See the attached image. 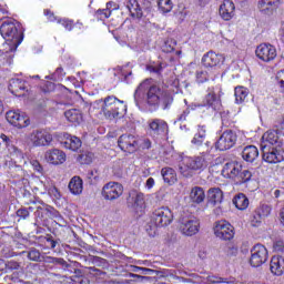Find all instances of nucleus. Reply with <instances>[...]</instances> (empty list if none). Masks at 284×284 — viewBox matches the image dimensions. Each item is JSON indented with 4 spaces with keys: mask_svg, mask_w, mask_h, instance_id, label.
Masks as SVG:
<instances>
[{
    "mask_svg": "<svg viewBox=\"0 0 284 284\" xmlns=\"http://www.w3.org/2000/svg\"><path fill=\"white\" fill-rule=\"evenodd\" d=\"M42 262L47 265H61V267H70V264L67 263L63 257H52V256H42Z\"/></svg>",
    "mask_w": 284,
    "mask_h": 284,
    "instance_id": "38",
    "label": "nucleus"
},
{
    "mask_svg": "<svg viewBox=\"0 0 284 284\" xmlns=\"http://www.w3.org/2000/svg\"><path fill=\"white\" fill-rule=\"evenodd\" d=\"M264 263H267V248L263 244H256L251 250L250 265L261 267Z\"/></svg>",
    "mask_w": 284,
    "mask_h": 284,
    "instance_id": "11",
    "label": "nucleus"
},
{
    "mask_svg": "<svg viewBox=\"0 0 284 284\" xmlns=\"http://www.w3.org/2000/svg\"><path fill=\"white\" fill-rule=\"evenodd\" d=\"M58 23L63 26V28H65V30H68L69 32L72 31V29L74 28V21L67 18L58 19Z\"/></svg>",
    "mask_w": 284,
    "mask_h": 284,
    "instance_id": "47",
    "label": "nucleus"
},
{
    "mask_svg": "<svg viewBox=\"0 0 284 284\" xmlns=\"http://www.w3.org/2000/svg\"><path fill=\"white\" fill-rule=\"evenodd\" d=\"M206 281H207V283H211V284H219V283L234 284V283H236L235 278L227 280L225 277H220V276H216V275H209L206 277Z\"/></svg>",
    "mask_w": 284,
    "mask_h": 284,
    "instance_id": "42",
    "label": "nucleus"
},
{
    "mask_svg": "<svg viewBox=\"0 0 284 284\" xmlns=\"http://www.w3.org/2000/svg\"><path fill=\"white\" fill-rule=\"evenodd\" d=\"M17 216L20 219H28V216H30V211L28 209H19L17 211Z\"/></svg>",
    "mask_w": 284,
    "mask_h": 284,
    "instance_id": "58",
    "label": "nucleus"
},
{
    "mask_svg": "<svg viewBox=\"0 0 284 284\" xmlns=\"http://www.w3.org/2000/svg\"><path fill=\"white\" fill-rule=\"evenodd\" d=\"M202 108H211V110H221V98L214 91H210L202 101Z\"/></svg>",
    "mask_w": 284,
    "mask_h": 284,
    "instance_id": "25",
    "label": "nucleus"
},
{
    "mask_svg": "<svg viewBox=\"0 0 284 284\" xmlns=\"http://www.w3.org/2000/svg\"><path fill=\"white\" fill-rule=\"evenodd\" d=\"M158 8L163 14H168V12H172V8H174V3L172 0H158Z\"/></svg>",
    "mask_w": 284,
    "mask_h": 284,
    "instance_id": "43",
    "label": "nucleus"
},
{
    "mask_svg": "<svg viewBox=\"0 0 284 284\" xmlns=\"http://www.w3.org/2000/svg\"><path fill=\"white\" fill-rule=\"evenodd\" d=\"M241 170H243L241 163L233 161L224 164L222 174L226 179H233V181H236V179H239Z\"/></svg>",
    "mask_w": 284,
    "mask_h": 284,
    "instance_id": "21",
    "label": "nucleus"
},
{
    "mask_svg": "<svg viewBox=\"0 0 284 284\" xmlns=\"http://www.w3.org/2000/svg\"><path fill=\"white\" fill-rule=\"evenodd\" d=\"M6 267L12 272L13 270H19L21 264L17 261H8Z\"/></svg>",
    "mask_w": 284,
    "mask_h": 284,
    "instance_id": "54",
    "label": "nucleus"
},
{
    "mask_svg": "<svg viewBox=\"0 0 284 284\" xmlns=\"http://www.w3.org/2000/svg\"><path fill=\"white\" fill-rule=\"evenodd\" d=\"M255 211H257V214H260L261 216H263L264 219H267V216H270V214H272V206L268 204H262L258 209H256Z\"/></svg>",
    "mask_w": 284,
    "mask_h": 284,
    "instance_id": "46",
    "label": "nucleus"
},
{
    "mask_svg": "<svg viewBox=\"0 0 284 284\" xmlns=\"http://www.w3.org/2000/svg\"><path fill=\"white\" fill-rule=\"evenodd\" d=\"M270 270L275 276H283L284 274V257L274 255L271 258Z\"/></svg>",
    "mask_w": 284,
    "mask_h": 284,
    "instance_id": "27",
    "label": "nucleus"
},
{
    "mask_svg": "<svg viewBox=\"0 0 284 284\" xmlns=\"http://www.w3.org/2000/svg\"><path fill=\"white\" fill-rule=\"evenodd\" d=\"M69 190L71 194H81L83 192V180L79 176H73L69 182Z\"/></svg>",
    "mask_w": 284,
    "mask_h": 284,
    "instance_id": "35",
    "label": "nucleus"
},
{
    "mask_svg": "<svg viewBox=\"0 0 284 284\" xmlns=\"http://www.w3.org/2000/svg\"><path fill=\"white\" fill-rule=\"evenodd\" d=\"M94 159V154L90 151H84L78 155V161L81 165H90Z\"/></svg>",
    "mask_w": 284,
    "mask_h": 284,
    "instance_id": "44",
    "label": "nucleus"
},
{
    "mask_svg": "<svg viewBox=\"0 0 284 284\" xmlns=\"http://www.w3.org/2000/svg\"><path fill=\"white\" fill-rule=\"evenodd\" d=\"M9 91L14 97H26V92H28V82L19 78H13L9 81Z\"/></svg>",
    "mask_w": 284,
    "mask_h": 284,
    "instance_id": "18",
    "label": "nucleus"
},
{
    "mask_svg": "<svg viewBox=\"0 0 284 284\" xmlns=\"http://www.w3.org/2000/svg\"><path fill=\"white\" fill-rule=\"evenodd\" d=\"M28 140L34 148H42L52 143V134L44 130H34L29 134Z\"/></svg>",
    "mask_w": 284,
    "mask_h": 284,
    "instance_id": "12",
    "label": "nucleus"
},
{
    "mask_svg": "<svg viewBox=\"0 0 284 284\" xmlns=\"http://www.w3.org/2000/svg\"><path fill=\"white\" fill-rule=\"evenodd\" d=\"M161 174L164 183H168V185H174V183L178 181L176 171L170 166L163 168L161 170Z\"/></svg>",
    "mask_w": 284,
    "mask_h": 284,
    "instance_id": "32",
    "label": "nucleus"
},
{
    "mask_svg": "<svg viewBox=\"0 0 284 284\" xmlns=\"http://www.w3.org/2000/svg\"><path fill=\"white\" fill-rule=\"evenodd\" d=\"M64 116L67 120H69L70 123H81V120L83 119L81 111L77 109L65 111Z\"/></svg>",
    "mask_w": 284,
    "mask_h": 284,
    "instance_id": "39",
    "label": "nucleus"
},
{
    "mask_svg": "<svg viewBox=\"0 0 284 284\" xmlns=\"http://www.w3.org/2000/svg\"><path fill=\"white\" fill-rule=\"evenodd\" d=\"M0 32L4 39L12 41L14 45H20L23 41V31L19 23L6 21L1 24Z\"/></svg>",
    "mask_w": 284,
    "mask_h": 284,
    "instance_id": "7",
    "label": "nucleus"
},
{
    "mask_svg": "<svg viewBox=\"0 0 284 284\" xmlns=\"http://www.w3.org/2000/svg\"><path fill=\"white\" fill-rule=\"evenodd\" d=\"M262 159L266 163H281L284 161V143L276 144L275 146H261Z\"/></svg>",
    "mask_w": 284,
    "mask_h": 284,
    "instance_id": "8",
    "label": "nucleus"
},
{
    "mask_svg": "<svg viewBox=\"0 0 284 284\" xmlns=\"http://www.w3.org/2000/svg\"><path fill=\"white\" fill-rule=\"evenodd\" d=\"M207 79H210L207 71H203V70L196 71L197 83H205V81H207Z\"/></svg>",
    "mask_w": 284,
    "mask_h": 284,
    "instance_id": "50",
    "label": "nucleus"
},
{
    "mask_svg": "<svg viewBox=\"0 0 284 284\" xmlns=\"http://www.w3.org/2000/svg\"><path fill=\"white\" fill-rule=\"evenodd\" d=\"M276 79H277L278 85L283 88V92H284V70L277 72Z\"/></svg>",
    "mask_w": 284,
    "mask_h": 284,
    "instance_id": "59",
    "label": "nucleus"
},
{
    "mask_svg": "<svg viewBox=\"0 0 284 284\" xmlns=\"http://www.w3.org/2000/svg\"><path fill=\"white\" fill-rule=\"evenodd\" d=\"M233 205H235L237 210H247L250 205V200L247 199V196H245V194L239 193L233 199Z\"/></svg>",
    "mask_w": 284,
    "mask_h": 284,
    "instance_id": "36",
    "label": "nucleus"
},
{
    "mask_svg": "<svg viewBox=\"0 0 284 284\" xmlns=\"http://www.w3.org/2000/svg\"><path fill=\"white\" fill-rule=\"evenodd\" d=\"M255 54L261 61L270 63V61H274L276 59V48L272 44L262 43L257 45Z\"/></svg>",
    "mask_w": 284,
    "mask_h": 284,
    "instance_id": "14",
    "label": "nucleus"
},
{
    "mask_svg": "<svg viewBox=\"0 0 284 284\" xmlns=\"http://www.w3.org/2000/svg\"><path fill=\"white\" fill-rule=\"evenodd\" d=\"M118 145L123 152H136L139 148V139L132 134H122L118 140Z\"/></svg>",
    "mask_w": 284,
    "mask_h": 284,
    "instance_id": "15",
    "label": "nucleus"
},
{
    "mask_svg": "<svg viewBox=\"0 0 284 284\" xmlns=\"http://www.w3.org/2000/svg\"><path fill=\"white\" fill-rule=\"evenodd\" d=\"M143 99L149 110H159V106H161L162 110H170L174 103V95L168 91L161 90L158 85L150 87Z\"/></svg>",
    "mask_w": 284,
    "mask_h": 284,
    "instance_id": "1",
    "label": "nucleus"
},
{
    "mask_svg": "<svg viewBox=\"0 0 284 284\" xmlns=\"http://www.w3.org/2000/svg\"><path fill=\"white\" fill-rule=\"evenodd\" d=\"M281 143H284V142L281 141V139L278 138V132L274 130H270L263 134L261 148H263V145H266L267 148H274Z\"/></svg>",
    "mask_w": 284,
    "mask_h": 284,
    "instance_id": "26",
    "label": "nucleus"
},
{
    "mask_svg": "<svg viewBox=\"0 0 284 284\" xmlns=\"http://www.w3.org/2000/svg\"><path fill=\"white\" fill-rule=\"evenodd\" d=\"M123 194V185L119 182H109L102 189L105 201H116Z\"/></svg>",
    "mask_w": 284,
    "mask_h": 284,
    "instance_id": "13",
    "label": "nucleus"
},
{
    "mask_svg": "<svg viewBox=\"0 0 284 284\" xmlns=\"http://www.w3.org/2000/svg\"><path fill=\"white\" fill-rule=\"evenodd\" d=\"M132 272H141L142 274H154V270L141 266H132Z\"/></svg>",
    "mask_w": 284,
    "mask_h": 284,
    "instance_id": "53",
    "label": "nucleus"
},
{
    "mask_svg": "<svg viewBox=\"0 0 284 284\" xmlns=\"http://www.w3.org/2000/svg\"><path fill=\"white\" fill-rule=\"evenodd\" d=\"M207 199L211 205L223 203V191L220 187H211L207 191Z\"/></svg>",
    "mask_w": 284,
    "mask_h": 284,
    "instance_id": "30",
    "label": "nucleus"
},
{
    "mask_svg": "<svg viewBox=\"0 0 284 284\" xmlns=\"http://www.w3.org/2000/svg\"><path fill=\"white\" fill-rule=\"evenodd\" d=\"M31 165H32L33 170L36 172H38V174H41V176H43V174H44L43 165H41V163L39 161L32 160Z\"/></svg>",
    "mask_w": 284,
    "mask_h": 284,
    "instance_id": "52",
    "label": "nucleus"
},
{
    "mask_svg": "<svg viewBox=\"0 0 284 284\" xmlns=\"http://www.w3.org/2000/svg\"><path fill=\"white\" fill-rule=\"evenodd\" d=\"M174 221V215L168 206H161L153 211L151 221L146 224L149 236H156L159 227H168Z\"/></svg>",
    "mask_w": 284,
    "mask_h": 284,
    "instance_id": "2",
    "label": "nucleus"
},
{
    "mask_svg": "<svg viewBox=\"0 0 284 284\" xmlns=\"http://www.w3.org/2000/svg\"><path fill=\"white\" fill-rule=\"evenodd\" d=\"M101 110L105 119H109L110 121H112L118 116H123V114L128 112V105L125 104L124 101L119 100L116 97L109 95L104 98Z\"/></svg>",
    "mask_w": 284,
    "mask_h": 284,
    "instance_id": "4",
    "label": "nucleus"
},
{
    "mask_svg": "<svg viewBox=\"0 0 284 284\" xmlns=\"http://www.w3.org/2000/svg\"><path fill=\"white\" fill-rule=\"evenodd\" d=\"M207 168L205 155L185 156L179 164V172L184 179H192L196 172H203Z\"/></svg>",
    "mask_w": 284,
    "mask_h": 284,
    "instance_id": "3",
    "label": "nucleus"
},
{
    "mask_svg": "<svg viewBox=\"0 0 284 284\" xmlns=\"http://www.w3.org/2000/svg\"><path fill=\"white\" fill-rule=\"evenodd\" d=\"M65 141L63 142L64 148L67 150H72V152H77L82 145L81 139L77 138L75 135L64 134Z\"/></svg>",
    "mask_w": 284,
    "mask_h": 284,
    "instance_id": "31",
    "label": "nucleus"
},
{
    "mask_svg": "<svg viewBox=\"0 0 284 284\" xmlns=\"http://www.w3.org/2000/svg\"><path fill=\"white\" fill-rule=\"evenodd\" d=\"M23 254H27V257L29 261H33V263H41V258H43L41 256V252L39 250H37L36 247H31L28 251H22L18 254H16V256H23Z\"/></svg>",
    "mask_w": 284,
    "mask_h": 284,
    "instance_id": "34",
    "label": "nucleus"
},
{
    "mask_svg": "<svg viewBox=\"0 0 284 284\" xmlns=\"http://www.w3.org/2000/svg\"><path fill=\"white\" fill-rule=\"evenodd\" d=\"M273 247H274L275 252H284L283 240H277L276 242H274Z\"/></svg>",
    "mask_w": 284,
    "mask_h": 284,
    "instance_id": "57",
    "label": "nucleus"
},
{
    "mask_svg": "<svg viewBox=\"0 0 284 284\" xmlns=\"http://www.w3.org/2000/svg\"><path fill=\"white\" fill-rule=\"evenodd\" d=\"M190 199L199 205L205 201V191L201 186H194L190 192Z\"/></svg>",
    "mask_w": 284,
    "mask_h": 284,
    "instance_id": "33",
    "label": "nucleus"
},
{
    "mask_svg": "<svg viewBox=\"0 0 284 284\" xmlns=\"http://www.w3.org/2000/svg\"><path fill=\"white\" fill-rule=\"evenodd\" d=\"M207 138V126L197 125V132L194 134L191 140L192 145L199 150L200 154L203 156H207L212 152V144L206 140Z\"/></svg>",
    "mask_w": 284,
    "mask_h": 284,
    "instance_id": "6",
    "label": "nucleus"
},
{
    "mask_svg": "<svg viewBox=\"0 0 284 284\" xmlns=\"http://www.w3.org/2000/svg\"><path fill=\"white\" fill-rule=\"evenodd\" d=\"M6 119L8 123L13 125L14 128L21 129V128H28V125H30V120L24 115H21V113L17 111L7 112Z\"/></svg>",
    "mask_w": 284,
    "mask_h": 284,
    "instance_id": "17",
    "label": "nucleus"
},
{
    "mask_svg": "<svg viewBox=\"0 0 284 284\" xmlns=\"http://www.w3.org/2000/svg\"><path fill=\"white\" fill-rule=\"evenodd\" d=\"M47 243H50L51 250H54V247H57V245L59 244V241H55L52 235H50L49 237H47Z\"/></svg>",
    "mask_w": 284,
    "mask_h": 284,
    "instance_id": "60",
    "label": "nucleus"
},
{
    "mask_svg": "<svg viewBox=\"0 0 284 284\" xmlns=\"http://www.w3.org/2000/svg\"><path fill=\"white\" fill-rule=\"evenodd\" d=\"M263 219H265L263 215L258 214L257 211L255 210V212L253 213V216L251 219V224L253 227H258L263 221Z\"/></svg>",
    "mask_w": 284,
    "mask_h": 284,
    "instance_id": "48",
    "label": "nucleus"
},
{
    "mask_svg": "<svg viewBox=\"0 0 284 284\" xmlns=\"http://www.w3.org/2000/svg\"><path fill=\"white\" fill-rule=\"evenodd\" d=\"M41 90L44 94H48L49 92H52V90H54V83L47 82L43 87H41Z\"/></svg>",
    "mask_w": 284,
    "mask_h": 284,
    "instance_id": "56",
    "label": "nucleus"
},
{
    "mask_svg": "<svg viewBox=\"0 0 284 284\" xmlns=\"http://www.w3.org/2000/svg\"><path fill=\"white\" fill-rule=\"evenodd\" d=\"M251 179L252 172H250V170H241L235 182L241 185L243 183H247Z\"/></svg>",
    "mask_w": 284,
    "mask_h": 284,
    "instance_id": "45",
    "label": "nucleus"
},
{
    "mask_svg": "<svg viewBox=\"0 0 284 284\" xmlns=\"http://www.w3.org/2000/svg\"><path fill=\"white\" fill-rule=\"evenodd\" d=\"M128 204L131 205L134 212H142L143 207H145V195L143 193L133 191L130 193Z\"/></svg>",
    "mask_w": 284,
    "mask_h": 284,
    "instance_id": "23",
    "label": "nucleus"
},
{
    "mask_svg": "<svg viewBox=\"0 0 284 284\" xmlns=\"http://www.w3.org/2000/svg\"><path fill=\"white\" fill-rule=\"evenodd\" d=\"M197 256H199V258H201L202 261H205V258H207V251H205V250L199 251Z\"/></svg>",
    "mask_w": 284,
    "mask_h": 284,
    "instance_id": "62",
    "label": "nucleus"
},
{
    "mask_svg": "<svg viewBox=\"0 0 284 284\" xmlns=\"http://www.w3.org/2000/svg\"><path fill=\"white\" fill-rule=\"evenodd\" d=\"M281 0H258L257 8L262 14L272 16L276 12Z\"/></svg>",
    "mask_w": 284,
    "mask_h": 284,
    "instance_id": "24",
    "label": "nucleus"
},
{
    "mask_svg": "<svg viewBox=\"0 0 284 284\" xmlns=\"http://www.w3.org/2000/svg\"><path fill=\"white\" fill-rule=\"evenodd\" d=\"M242 158L247 163H254L258 159V149L255 145H247L242 151Z\"/></svg>",
    "mask_w": 284,
    "mask_h": 284,
    "instance_id": "29",
    "label": "nucleus"
},
{
    "mask_svg": "<svg viewBox=\"0 0 284 284\" xmlns=\"http://www.w3.org/2000/svg\"><path fill=\"white\" fill-rule=\"evenodd\" d=\"M0 139L2 141V143H4L6 148L9 150L10 154H12V156H18V159H23V152H21V150H19V148H17L14 145V140L6 134H1Z\"/></svg>",
    "mask_w": 284,
    "mask_h": 284,
    "instance_id": "28",
    "label": "nucleus"
},
{
    "mask_svg": "<svg viewBox=\"0 0 284 284\" xmlns=\"http://www.w3.org/2000/svg\"><path fill=\"white\" fill-rule=\"evenodd\" d=\"M237 136L232 130L224 131L219 140L215 142V149L220 152H225L226 150H232L236 145Z\"/></svg>",
    "mask_w": 284,
    "mask_h": 284,
    "instance_id": "10",
    "label": "nucleus"
},
{
    "mask_svg": "<svg viewBox=\"0 0 284 284\" xmlns=\"http://www.w3.org/2000/svg\"><path fill=\"white\" fill-rule=\"evenodd\" d=\"M149 132L153 136H162L168 132V122L161 119H152L149 121Z\"/></svg>",
    "mask_w": 284,
    "mask_h": 284,
    "instance_id": "19",
    "label": "nucleus"
},
{
    "mask_svg": "<svg viewBox=\"0 0 284 284\" xmlns=\"http://www.w3.org/2000/svg\"><path fill=\"white\" fill-rule=\"evenodd\" d=\"M227 256H236L239 254V247L230 244L226 248Z\"/></svg>",
    "mask_w": 284,
    "mask_h": 284,
    "instance_id": "55",
    "label": "nucleus"
},
{
    "mask_svg": "<svg viewBox=\"0 0 284 284\" xmlns=\"http://www.w3.org/2000/svg\"><path fill=\"white\" fill-rule=\"evenodd\" d=\"M189 114H190V109L184 110L182 114L178 118V121H185Z\"/></svg>",
    "mask_w": 284,
    "mask_h": 284,
    "instance_id": "61",
    "label": "nucleus"
},
{
    "mask_svg": "<svg viewBox=\"0 0 284 284\" xmlns=\"http://www.w3.org/2000/svg\"><path fill=\"white\" fill-rule=\"evenodd\" d=\"M112 14V10L109 9H99L95 11V16L98 17V19H101L103 21V19H110Z\"/></svg>",
    "mask_w": 284,
    "mask_h": 284,
    "instance_id": "49",
    "label": "nucleus"
},
{
    "mask_svg": "<svg viewBox=\"0 0 284 284\" xmlns=\"http://www.w3.org/2000/svg\"><path fill=\"white\" fill-rule=\"evenodd\" d=\"M219 12L221 19H223L224 21H231V19H234L236 6L232 0H224L219 8Z\"/></svg>",
    "mask_w": 284,
    "mask_h": 284,
    "instance_id": "20",
    "label": "nucleus"
},
{
    "mask_svg": "<svg viewBox=\"0 0 284 284\" xmlns=\"http://www.w3.org/2000/svg\"><path fill=\"white\" fill-rule=\"evenodd\" d=\"M168 68V64L165 62L160 63H151L146 65L148 72H152L153 74H156L158 77H161V72H163V69Z\"/></svg>",
    "mask_w": 284,
    "mask_h": 284,
    "instance_id": "41",
    "label": "nucleus"
},
{
    "mask_svg": "<svg viewBox=\"0 0 284 284\" xmlns=\"http://www.w3.org/2000/svg\"><path fill=\"white\" fill-rule=\"evenodd\" d=\"M213 230L215 236L222 241H232L234 239V226L225 220L215 222Z\"/></svg>",
    "mask_w": 284,
    "mask_h": 284,
    "instance_id": "9",
    "label": "nucleus"
},
{
    "mask_svg": "<svg viewBox=\"0 0 284 284\" xmlns=\"http://www.w3.org/2000/svg\"><path fill=\"white\" fill-rule=\"evenodd\" d=\"M44 17H47L48 21H50L51 23H54V21H57L59 23V17L54 16V12L50 9H44L43 11Z\"/></svg>",
    "mask_w": 284,
    "mask_h": 284,
    "instance_id": "51",
    "label": "nucleus"
},
{
    "mask_svg": "<svg viewBox=\"0 0 284 284\" xmlns=\"http://www.w3.org/2000/svg\"><path fill=\"white\" fill-rule=\"evenodd\" d=\"M225 62V57L213 51H209L202 58V65L204 68H221Z\"/></svg>",
    "mask_w": 284,
    "mask_h": 284,
    "instance_id": "16",
    "label": "nucleus"
},
{
    "mask_svg": "<svg viewBox=\"0 0 284 284\" xmlns=\"http://www.w3.org/2000/svg\"><path fill=\"white\" fill-rule=\"evenodd\" d=\"M247 94H250V92L245 87H236L235 103H245V100L247 99Z\"/></svg>",
    "mask_w": 284,
    "mask_h": 284,
    "instance_id": "40",
    "label": "nucleus"
},
{
    "mask_svg": "<svg viewBox=\"0 0 284 284\" xmlns=\"http://www.w3.org/2000/svg\"><path fill=\"white\" fill-rule=\"evenodd\" d=\"M146 187H148V190H152V187H154V179L153 178H149L146 180Z\"/></svg>",
    "mask_w": 284,
    "mask_h": 284,
    "instance_id": "63",
    "label": "nucleus"
},
{
    "mask_svg": "<svg viewBox=\"0 0 284 284\" xmlns=\"http://www.w3.org/2000/svg\"><path fill=\"white\" fill-rule=\"evenodd\" d=\"M201 230V221L192 214L183 213L179 219V231L183 236H195Z\"/></svg>",
    "mask_w": 284,
    "mask_h": 284,
    "instance_id": "5",
    "label": "nucleus"
},
{
    "mask_svg": "<svg viewBox=\"0 0 284 284\" xmlns=\"http://www.w3.org/2000/svg\"><path fill=\"white\" fill-rule=\"evenodd\" d=\"M44 159L51 165H61L65 163V153L59 149L49 150L45 152Z\"/></svg>",
    "mask_w": 284,
    "mask_h": 284,
    "instance_id": "22",
    "label": "nucleus"
},
{
    "mask_svg": "<svg viewBox=\"0 0 284 284\" xmlns=\"http://www.w3.org/2000/svg\"><path fill=\"white\" fill-rule=\"evenodd\" d=\"M126 8L131 17H136V19H141L143 17V12L141 11V7L136 0H129Z\"/></svg>",
    "mask_w": 284,
    "mask_h": 284,
    "instance_id": "37",
    "label": "nucleus"
},
{
    "mask_svg": "<svg viewBox=\"0 0 284 284\" xmlns=\"http://www.w3.org/2000/svg\"><path fill=\"white\" fill-rule=\"evenodd\" d=\"M280 221L284 225V207L280 211Z\"/></svg>",
    "mask_w": 284,
    "mask_h": 284,
    "instance_id": "64",
    "label": "nucleus"
}]
</instances>
